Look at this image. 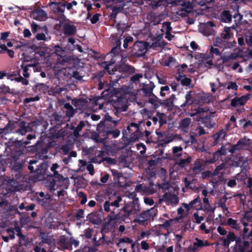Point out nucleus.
I'll return each instance as SVG.
<instances>
[{"mask_svg": "<svg viewBox=\"0 0 252 252\" xmlns=\"http://www.w3.org/2000/svg\"><path fill=\"white\" fill-rule=\"evenodd\" d=\"M201 99L204 102H209L212 100V96L209 93L203 94L201 97Z\"/></svg>", "mask_w": 252, "mask_h": 252, "instance_id": "7c9ffc66", "label": "nucleus"}, {"mask_svg": "<svg viewBox=\"0 0 252 252\" xmlns=\"http://www.w3.org/2000/svg\"><path fill=\"white\" fill-rule=\"evenodd\" d=\"M111 204L109 201H105L104 204V209L106 212H109L110 211V206Z\"/></svg>", "mask_w": 252, "mask_h": 252, "instance_id": "0e129e2a", "label": "nucleus"}, {"mask_svg": "<svg viewBox=\"0 0 252 252\" xmlns=\"http://www.w3.org/2000/svg\"><path fill=\"white\" fill-rule=\"evenodd\" d=\"M84 126V124L83 122H80L79 125H78L76 128V129L74 131L75 135H76L78 134L79 131H80L82 128V127Z\"/></svg>", "mask_w": 252, "mask_h": 252, "instance_id": "de8ad7c7", "label": "nucleus"}, {"mask_svg": "<svg viewBox=\"0 0 252 252\" xmlns=\"http://www.w3.org/2000/svg\"><path fill=\"white\" fill-rule=\"evenodd\" d=\"M252 249L249 247V242L245 241L243 245H236L234 252H251Z\"/></svg>", "mask_w": 252, "mask_h": 252, "instance_id": "9b49d317", "label": "nucleus"}, {"mask_svg": "<svg viewBox=\"0 0 252 252\" xmlns=\"http://www.w3.org/2000/svg\"><path fill=\"white\" fill-rule=\"evenodd\" d=\"M99 14H96L93 16V17L91 19V21L92 23L94 24L98 21L99 19Z\"/></svg>", "mask_w": 252, "mask_h": 252, "instance_id": "680f3d73", "label": "nucleus"}, {"mask_svg": "<svg viewBox=\"0 0 252 252\" xmlns=\"http://www.w3.org/2000/svg\"><path fill=\"white\" fill-rule=\"evenodd\" d=\"M35 38L38 41H46L47 40V37L45 34L43 33H37L35 36Z\"/></svg>", "mask_w": 252, "mask_h": 252, "instance_id": "473e14b6", "label": "nucleus"}, {"mask_svg": "<svg viewBox=\"0 0 252 252\" xmlns=\"http://www.w3.org/2000/svg\"><path fill=\"white\" fill-rule=\"evenodd\" d=\"M59 166L57 163H54L51 166L50 170L51 171L53 172L54 175L55 176H61V178H63V176H61L60 174H58V172L56 171L59 168Z\"/></svg>", "mask_w": 252, "mask_h": 252, "instance_id": "c85d7f7f", "label": "nucleus"}, {"mask_svg": "<svg viewBox=\"0 0 252 252\" xmlns=\"http://www.w3.org/2000/svg\"><path fill=\"white\" fill-rule=\"evenodd\" d=\"M175 237L176 240V245L177 246L180 248L181 245L180 244V242L181 241L183 238V236L181 234H175Z\"/></svg>", "mask_w": 252, "mask_h": 252, "instance_id": "8fccbe9b", "label": "nucleus"}, {"mask_svg": "<svg viewBox=\"0 0 252 252\" xmlns=\"http://www.w3.org/2000/svg\"><path fill=\"white\" fill-rule=\"evenodd\" d=\"M191 158L190 157H189L186 159H180L179 161V164L182 165L184 164H185L186 163H189L191 161Z\"/></svg>", "mask_w": 252, "mask_h": 252, "instance_id": "864d4df0", "label": "nucleus"}, {"mask_svg": "<svg viewBox=\"0 0 252 252\" xmlns=\"http://www.w3.org/2000/svg\"><path fill=\"white\" fill-rule=\"evenodd\" d=\"M177 80L180 81L184 86H189L190 83V80L186 78L185 75L179 74L176 77Z\"/></svg>", "mask_w": 252, "mask_h": 252, "instance_id": "aec40b11", "label": "nucleus"}, {"mask_svg": "<svg viewBox=\"0 0 252 252\" xmlns=\"http://www.w3.org/2000/svg\"><path fill=\"white\" fill-rule=\"evenodd\" d=\"M77 4V1L75 0H73L69 3H63L62 5L63 6L66 7L67 10H70L72 9L73 6H76Z\"/></svg>", "mask_w": 252, "mask_h": 252, "instance_id": "cd10ccee", "label": "nucleus"}, {"mask_svg": "<svg viewBox=\"0 0 252 252\" xmlns=\"http://www.w3.org/2000/svg\"><path fill=\"white\" fill-rule=\"evenodd\" d=\"M200 204V200L197 197L190 202L189 204L187 203L183 204L182 206L178 209V213L181 216H183L186 214L185 212V209L186 210V212L190 209L199 210L201 208Z\"/></svg>", "mask_w": 252, "mask_h": 252, "instance_id": "f03ea898", "label": "nucleus"}, {"mask_svg": "<svg viewBox=\"0 0 252 252\" xmlns=\"http://www.w3.org/2000/svg\"><path fill=\"white\" fill-rule=\"evenodd\" d=\"M144 202L146 204H148L149 205H153L154 204V201L152 199L148 197H145L144 198Z\"/></svg>", "mask_w": 252, "mask_h": 252, "instance_id": "e2e57ef3", "label": "nucleus"}, {"mask_svg": "<svg viewBox=\"0 0 252 252\" xmlns=\"http://www.w3.org/2000/svg\"><path fill=\"white\" fill-rule=\"evenodd\" d=\"M32 17L35 20L42 21L47 18V14L43 10L38 9L32 12Z\"/></svg>", "mask_w": 252, "mask_h": 252, "instance_id": "6e6552de", "label": "nucleus"}, {"mask_svg": "<svg viewBox=\"0 0 252 252\" xmlns=\"http://www.w3.org/2000/svg\"><path fill=\"white\" fill-rule=\"evenodd\" d=\"M149 47V45L147 42L142 41L137 42L134 45L135 53L139 56L144 55L147 52Z\"/></svg>", "mask_w": 252, "mask_h": 252, "instance_id": "20e7f679", "label": "nucleus"}, {"mask_svg": "<svg viewBox=\"0 0 252 252\" xmlns=\"http://www.w3.org/2000/svg\"><path fill=\"white\" fill-rule=\"evenodd\" d=\"M164 43L159 36L153 39L152 42L149 45V47L154 49H157L158 47H162L164 46Z\"/></svg>", "mask_w": 252, "mask_h": 252, "instance_id": "f8f14e48", "label": "nucleus"}, {"mask_svg": "<svg viewBox=\"0 0 252 252\" xmlns=\"http://www.w3.org/2000/svg\"><path fill=\"white\" fill-rule=\"evenodd\" d=\"M157 210L153 208L150 210L144 211L141 213L140 215L134 220V222H137L139 224H142L147 220L152 219L156 215Z\"/></svg>", "mask_w": 252, "mask_h": 252, "instance_id": "7ed1b4c3", "label": "nucleus"}, {"mask_svg": "<svg viewBox=\"0 0 252 252\" xmlns=\"http://www.w3.org/2000/svg\"><path fill=\"white\" fill-rule=\"evenodd\" d=\"M227 224L230 226L232 228L238 230L240 227L238 224L237 223L236 220L231 218L228 219Z\"/></svg>", "mask_w": 252, "mask_h": 252, "instance_id": "b1692460", "label": "nucleus"}, {"mask_svg": "<svg viewBox=\"0 0 252 252\" xmlns=\"http://www.w3.org/2000/svg\"><path fill=\"white\" fill-rule=\"evenodd\" d=\"M178 4L181 5L182 9L187 12H190L192 8V3L189 1L183 2L179 0Z\"/></svg>", "mask_w": 252, "mask_h": 252, "instance_id": "f3484780", "label": "nucleus"}, {"mask_svg": "<svg viewBox=\"0 0 252 252\" xmlns=\"http://www.w3.org/2000/svg\"><path fill=\"white\" fill-rule=\"evenodd\" d=\"M133 41V38L131 36L127 37L125 40L124 42L123 46L125 48H127L128 47V43L130 42H132Z\"/></svg>", "mask_w": 252, "mask_h": 252, "instance_id": "49530a36", "label": "nucleus"}, {"mask_svg": "<svg viewBox=\"0 0 252 252\" xmlns=\"http://www.w3.org/2000/svg\"><path fill=\"white\" fill-rule=\"evenodd\" d=\"M232 36V34L231 32V28L228 27L224 28V30L221 33V36L224 40L227 41V40L229 39Z\"/></svg>", "mask_w": 252, "mask_h": 252, "instance_id": "dca6fc26", "label": "nucleus"}, {"mask_svg": "<svg viewBox=\"0 0 252 252\" xmlns=\"http://www.w3.org/2000/svg\"><path fill=\"white\" fill-rule=\"evenodd\" d=\"M226 88L228 90H237L238 86L236 83L230 82L228 83Z\"/></svg>", "mask_w": 252, "mask_h": 252, "instance_id": "f704fd0d", "label": "nucleus"}, {"mask_svg": "<svg viewBox=\"0 0 252 252\" xmlns=\"http://www.w3.org/2000/svg\"><path fill=\"white\" fill-rule=\"evenodd\" d=\"M163 198L168 204L176 205L179 202L178 197L176 195L170 193H165Z\"/></svg>", "mask_w": 252, "mask_h": 252, "instance_id": "9d476101", "label": "nucleus"}, {"mask_svg": "<svg viewBox=\"0 0 252 252\" xmlns=\"http://www.w3.org/2000/svg\"><path fill=\"white\" fill-rule=\"evenodd\" d=\"M63 30L65 34L68 35H71L75 33V28L71 25L65 24L63 26Z\"/></svg>", "mask_w": 252, "mask_h": 252, "instance_id": "a211bd4d", "label": "nucleus"}, {"mask_svg": "<svg viewBox=\"0 0 252 252\" xmlns=\"http://www.w3.org/2000/svg\"><path fill=\"white\" fill-rule=\"evenodd\" d=\"M137 149L139 150L142 149L140 151L141 154H144L146 152V147L143 144H139L137 145Z\"/></svg>", "mask_w": 252, "mask_h": 252, "instance_id": "bf43d9fd", "label": "nucleus"}, {"mask_svg": "<svg viewBox=\"0 0 252 252\" xmlns=\"http://www.w3.org/2000/svg\"><path fill=\"white\" fill-rule=\"evenodd\" d=\"M132 239L127 237H124L119 240V242L117 243V246L120 248H124V244H129L130 243H132Z\"/></svg>", "mask_w": 252, "mask_h": 252, "instance_id": "6ab92c4d", "label": "nucleus"}, {"mask_svg": "<svg viewBox=\"0 0 252 252\" xmlns=\"http://www.w3.org/2000/svg\"><path fill=\"white\" fill-rule=\"evenodd\" d=\"M22 68L23 69V75L25 78H28L30 76V74L28 73V66H24L23 65H21Z\"/></svg>", "mask_w": 252, "mask_h": 252, "instance_id": "09e8293b", "label": "nucleus"}, {"mask_svg": "<svg viewBox=\"0 0 252 252\" xmlns=\"http://www.w3.org/2000/svg\"><path fill=\"white\" fill-rule=\"evenodd\" d=\"M150 232L149 231H143L140 233V236L138 237V240L144 239L145 237L148 238L150 235Z\"/></svg>", "mask_w": 252, "mask_h": 252, "instance_id": "37998d69", "label": "nucleus"}, {"mask_svg": "<svg viewBox=\"0 0 252 252\" xmlns=\"http://www.w3.org/2000/svg\"><path fill=\"white\" fill-rule=\"evenodd\" d=\"M122 91L126 94H134L129 86H125L122 88Z\"/></svg>", "mask_w": 252, "mask_h": 252, "instance_id": "e433bc0d", "label": "nucleus"}, {"mask_svg": "<svg viewBox=\"0 0 252 252\" xmlns=\"http://www.w3.org/2000/svg\"><path fill=\"white\" fill-rule=\"evenodd\" d=\"M246 41L247 44L252 46V29L246 33Z\"/></svg>", "mask_w": 252, "mask_h": 252, "instance_id": "a878e982", "label": "nucleus"}, {"mask_svg": "<svg viewBox=\"0 0 252 252\" xmlns=\"http://www.w3.org/2000/svg\"><path fill=\"white\" fill-rule=\"evenodd\" d=\"M125 212L126 213V215L128 217H130L131 216L134 217L135 215L140 211L139 209V207L134 206L133 207L129 208L128 207H125L124 209Z\"/></svg>", "mask_w": 252, "mask_h": 252, "instance_id": "ddd939ff", "label": "nucleus"}, {"mask_svg": "<svg viewBox=\"0 0 252 252\" xmlns=\"http://www.w3.org/2000/svg\"><path fill=\"white\" fill-rule=\"evenodd\" d=\"M235 236L234 233L229 232L227 236V239L229 241H233L235 240Z\"/></svg>", "mask_w": 252, "mask_h": 252, "instance_id": "5fc2aeb1", "label": "nucleus"}, {"mask_svg": "<svg viewBox=\"0 0 252 252\" xmlns=\"http://www.w3.org/2000/svg\"><path fill=\"white\" fill-rule=\"evenodd\" d=\"M208 245L207 241H203L198 239H196L195 241L193 243V249L195 250L198 248L207 246Z\"/></svg>", "mask_w": 252, "mask_h": 252, "instance_id": "412c9836", "label": "nucleus"}, {"mask_svg": "<svg viewBox=\"0 0 252 252\" xmlns=\"http://www.w3.org/2000/svg\"><path fill=\"white\" fill-rule=\"evenodd\" d=\"M214 26L215 24L212 21H209L206 23L203 24L200 28V30L204 35H209L214 32L213 29Z\"/></svg>", "mask_w": 252, "mask_h": 252, "instance_id": "423d86ee", "label": "nucleus"}, {"mask_svg": "<svg viewBox=\"0 0 252 252\" xmlns=\"http://www.w3.org/2000/svg\"><path fill=\"white\" fill-rule=\"evenodd\" d=\"M32 31L33 33L37 31L38 25L34 22H32L31 24Z\"/></svg>", "mask_w": 252, "mask_h": 252, "instance_id": "774afa93", "label": "nucleus"}, {"mask_svg": "<svg viewBox=\"0 0 252 252\" xmlns=\"http://www.w3.org/2000/svg\"><path fill=\"white\" fill-rule=\"evenodd\" d=\"M191 122V119L189 118H185L182 120L179 124L180 127L184 131L187 132L188 128Z\"/></svg>", "mask_w": 252, "mask_h": 252, "instance_id": "2eb2a0df", "label": "nucleus"}, {"mask_svg": "<svg viewBox=\"0 0 252 252\" xmlns=\"http://www.w3.org/2000/svg\"><path fill=\"white\" fill-rule=\"evenodd\" d=\"M191 102H192V100H191V93L189 92H187L186 95V102L183 104V105L185 106L188 104H191Z\"/></svg>", "mask_w": 252, "mask_h": 252, "instance_id": "72a5a7b5", "label": "nucleus"}, {"mask_svg": "<svg viewBox=\"0 0 252 252\" xmlns=\"http://www.w3.org/2000/svg\"><path fill=\"white\" fill-rule=\"evenodd\" d=\"M222 19L225 22H229L231 20V16L227 11H223L222 13Z\"/></svg>", "mask_w": 252, "mask_h": 252, "instance_id": "bb28decb", "label": "nucleus"}, {"mask_svg": "<svg viewBox=\"0 0 252 252\" xmlns=\"http://www.w3.org/2000/svg\"><path fill=\"white\" fill-rule=\"evenodd\" d=\"M23 34L25 37H29L32 35L30 31L28 29H24L23 31Z\"/></svg>", "mask_w": 252, "mask_h": 252, "instance_id": "69168bd1", "label": "nucleus"}, {"mask_svg": "<svg viewBox=\"0 0 252 252\" xmlns=\"http://www.w3.org/2000/svg\"><path fill=\"white\" fill-rule=\"evenodd\" d=\"M87 165L86 161L80 159L79 160V170L81 171H84L85 169V166Z\"/></svg>", "mask_w": 252, "mask_h": 252, "instance_id": "58836bf2", "label": "nucleus"}, {"mask_svg": "<svg viewBox=\"0 0 252 252\" xmlns=\"http://www.w3.org/2000/svg\"><path fill=\"white\" fill-rule=\"evenodd\" d=\"M143 75L142 74H136L131 79L132 82H135L142 78Z\"/></svg>", "mask_w": 252, "mask_h": 252, "instance_id": "4d7b16f0", "label": "nucleus"}, {"mask_svg": "<svg viewBox=\"0 0 252 252\" xmlns=\"http://www.w3.org/2000/svg\"><path fill=\"white\" fill-rule=\"evenodd\" d=\"M54 52L56 53L58 56H62L63 55V50L59 45H56L54 47Z\"/></svg>", "mask_w": 252, "mask_h": 252, "instance_id": "2f4dec72", "label": "nucleus"}, {"mask_svg": "<svg viewBox=\"0 0 252 252\" xmlns=\"http://www.w3.org/2000/svg\"><path fill=\"white\" fill-rule=\"evenodd\" d=\"M76 217L78 220L84 218V211L82 210H79L76 214Z\"/></svg>", "mask_w": 252, "mask_h": 252, "instance_id": "052dcab7", "label": "nucleus"}, {"mask_svg": "<svg viewBox=\"0 0 252 252\" xmlns=\"http://www.w3.org/2000/svg\"><path fill=\"white\" fill-rule=\"evenodd\" d=\"M226 154V149L224 147L221 148V149L215 153L214 156L215 158L218 157L220 156L224 155Z\"/></svg>", "mask_w": 252, "mask_h": 252, "instance_id": "79ce46f5", "label": "nucleus"}, {"mask_svg": "<svg viewBox=\"0 0 252 252\" xmlns=\"http://www.w3.org/2000/svg\"><path fill=\"white\" fill-rule=\"evenodd\" d=\"M225 135L226 132L224 130H220L218 133L214 134L213 137L215 140V144H217L218 142L223 140Z\"/></svg>", "mask_w": 252, "mask_h": 252, "instance_id": "4468645a", "label": "nucleus"}, {"mask_svg": "<svg viewBox=\"0 0 252 252\" xmlns=\"http://www.w3.org/2000/svg\"><path fill=\"white\" fill-rule=\"evenodd\" d=\"M172 222L173 220H167L162 224V226L166 228H168L171 225Z\"/></svg>", "mask_w": 252, "mask_h": 252, "instance_id": "338daca9", "label": "nucleus"}, {"mask_svg": "<svg viewBox=\"0 0 252 252\" xmlns=\"http://www.w3.org/2000/svg\"><path fill=\"white\" fill-rule=\"evenodd\" d=\"M249 95L247 94L240 97H237L231 100V105L233 106L243 105L249 99Z\"/></svg>", "mask_w": 252, "mask_h": 252, "instance_id": "1a4fd4ad", "label": "nucleus"}, {"mask_svg": "<svg viewBox=\"0 0 252 252\" xmlns=\"http://www.w3.org/2000/svg\"><path fill=\"white\" fill-rule=\"evenodd\" d=\"M92 230L91 229L88 228L85 230V236L87 238H90L92 236Z\"/></svg>", "mask_w": 252, "mask_h": 252, "instance_id": "6e6d98bb", "label": "nucleus"}, {"mask_svg": "<svg viewBox=\"0 0 252 252\" xmlns=\"http://www.w3.org/2000/svg\"><path fill=\"white\" fill-rule=\"evenodd\" d=\"M30 127L28 126H21L19 130V132L22 134L24 135L25 133L30 130Z\"/></svg>", "mask_w": 252, "mask_h": 252, "instance_id": "c9c22d12", "label": "nucleus"}, {"mask_svg": "<svg viewBox=\"0 0 252 252\" xmlns=\"http://www.w3.org/2000/svg\"><path fill=\"white\" fill-rule=\"evenodd\" d=\"M249 144L250 139L247 138H243L242 139L240 140L238 142L237 144L233 146L229 151L231 153H233L236 150L247 148L249 145Z\"/></svg>", "mask_w": 252, "mask_h": 252, "instance_id": "0eeeda50", "label": "nucleus"}, {"mask_svg": "<svg viewBox=\"0 0 252 252\" xmlns=\"http://www.w3.org/2000/svg\"><path fill=\"white\" fill-rule=\"evenodd\" d=\"M157 116L160 125H162L166 123V118L164 114L157 113Z\"/></svg>", "mask_w": 252, "mask_h": 252, "instance_id": "393cba45", "label": "nucleus"}, {"mask_svg": "<svg viewBox=\"0 0 252 252\" xmlns=\"http://www.w3.org/2000/svg\"><path fill=\"white\" fill-rule=\"evenodd\" d=\"M153 86V84L150 87H148L147 85H145L143 87L142 90L145 94H150L152 92Z\"/></svg>", "mask_w": 252, "mask_h": 252, "instance_id": "ea45409f", "label": "nucleus"}, {"mask_svg": "<svg viewBox=\"0 0 252 252\" xmlns=\"http://www.w3.org/2000/svg\"><path fill=\"white\" fill-rule=\"evenodd\" d=\"M221 53L219 49L213 46H211L209 50L206 53V56L208 58H213L214 56H220V59L222 61V63H224L230 59H234L236 56L233 54H231L228 56L223 54L221 56Z\"/></svg>", "mask_w": 252, "mask_h": 252, "instance_id": "f257e3e1", "label": "nucleus"}, {"mask_svg": "<svg viewBox=\"0 0 252 252\" xmlns=\"http://www.w3.org/2000/svg\"><path fill=\"white\" fill-rule=\"evenodd\" d=\"M64 106L65 107V108L67 109V110H70V112H66V115L69 116V117H70V116H72L73 115V113H74V109L73 108V107L69 104H65L64 105Z\"/></svg>", "mask_w": 252, "mask_h": 252, "instance_id": "4c0bfd02", "label": "nucleus"}, {"mask_svg": "<svg viewBox=\"0 0 252 252\" xmlns=\"http://www.w3.org/2000/svg\"><path fill=\"white\" fill-rule=\"evenodd\" d=\"M166 27V30L165 32V37L168 40H171L173 38L174 36L170 33V31L171 30V28L169 27L168 23H165L164 24V27Z\"/></svg>", "mask_w": 252, "mask_h": 252, "instance_id": "5701e85b", "label": "nucleus"}, {"mask_svg": "<svg viewBox=\"0 0 252 252\" xmlns=\"http://www.w3.org/2000/svg\"><path fill=\"white\" fill-rule=\"evenodd\" d=\"M182 150H183V148L181 147H175L173 148V154L176 157H180L181 154H178V153L182 151Z\"/></svg>", "mask_w": 252, "mask_h": 252, "instance_id": "c03bdc74", "label": "nucleus"}, {"mask_svg": "<svg viewBox=\"0 0 252 252\" xmlns=\"http://www.w3.org/2000/svg\"><path fill=\"white\" fill-rule=\"evenodd\" d=\"M193 217L195 222L197 223H200L204 220V217L202 215H199V213L197 212L193 214Z\"/></svg>", "mask_w": 252, "mask_h": 252, "instance_id": "c756f323", "label": "nucleus"}, {"mask_svg": "<svg viewBox=\"0 0 252 252\" xmlns=\"http://www.w3.org/2000/svg\"><path fill=\"white\" fill-rule=\"evenodd\" d=\"M87 169L88 171H89L90 174H91V175H94V167L93 165H92V164H89L87 165Z\"/></svg>", "mask_w": 252, "mask_h": 252, "instance_id": "3c124183", "label": "nucleus"}, {"mask_svg": "<svg viewBox=\"0 0 252 252\" xmlns=\"http://www.w3.org/2000/svg\"><path fill=\"white\" fill-rule=\"evenodd\" d=\"M140 245L141 249L145 251H147L150 248L149 244L145 241H141Z\"/></svg>", "mask_w": 252, "mask_h": 252, "instance_id": "a18cd8bd", "label": "nucleus"}, {"mask_svg": "<svg viewBox=\"0 0 252 252\" xmlns=\"http://www.w3.org/2000/svg\"><path fill=\"white\" fill-rule=\"evenodd\" d=\"M122 200V197L120 196L117 197L116 199L111 203L112 206H114L116 208L119 207V203Z\"/></svg>", "mask_w": 252, "mask_h": 252, "instance_id": "a19ab883", "label": "nucleus"}, {"mask_svg": "<svg viewBox=\"0 0 252 252\" xmlns=\"http://www.w3.org/2000/svg\"><path fill=\"white\" fill-rule=\"evenodd\" d=\"M9 35V32H3L0 34V39L5 41L7 39Z\"/></svg>", "mask_w": 252, "mask_h": 252, "instance_id": "603ef678", "label": "nucleus"}, {"mask_svg": "<svg viewBox=\"0 0 252 252\" xmlns=\"http://www.w3.org/2000/svg\"><path fill=\"white\" fill-rule=\"evenodd\" d=\"M50 5H54V8L56 9L55 11L56 12L63 13L64 12V6H63L62 5L63 3L55 2H50Z\"/></svg>", "mask_w": 252, "mask_h": 252, "instance_id": "4be33fe9", "label": "nucleus"}, {"mask_svg": "<svg viewBox=\"0 0 252 252\" xmlns=\"http://www.w3.org/2000/svg\"><path fill=\"white\" fill-rule=\"evenodd\" d=\"M217 230H218V232L221 235H224L227 233V231L225 230V229L221 226H219L217 228Z\"/></svg>", "mask_w": 252, "mask_h": 252, "instance_id": "13d9d810", "label": "nucleus"}, {"mask_svg": "<svg viewBox=\"0 0 252 252\" xmlns=\"http://www.w3.org/2000/svg\"><path fill=\"white\" fill-rule=\"evenodd\" d=\"M236 44L235 41L228 42L227 41L223 40L221 38L217 37L214 41V46L220 47H224V48H230L234 46Z\"/></svg>", "mask_w": 252, "mask_h": 252, "instance_id": "39448f33", "label": "nucleus"}]
</instances>
